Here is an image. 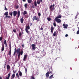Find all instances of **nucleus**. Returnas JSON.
<instances>
[{
	"instance_id": "1",
	"label": "nucleus",
	"mask_w": 79,
	"mask_h": 79,
	"mask_svg": "<svg viewBox=\"0 0 79 79\" xmlns=\"http://www.w3.org/2000/svg\"><path fill=\"white\" fill-rule=\"evenodd\" d=\"M13 14L14 17H15L17 14V17L19 18L20 16V11L19 10L18 12L16 11H13Z\"/></svg>"
},
{
	"instance_id": "2",
	"label": "nucleus",
	"mask_w": 79,
	"mask_h": 79,
	"mask_svg": "<svg viewBox=\"0 0 79 79\" xmlns=\"http://www.w3.org/2000/svg\"><path fill=\"white\" fill-rule=\"evenodd\" d=\"M49 8L50 11H53V10H55V4H54L52 5H51L49 7Z\"/></svg>"
},
{
	"instance_id": "3",
	"label": "nucleus",
	"mask_w": 79,
	"mask_h": 79,
	"mask_svg": "<svg viewBox=\"0 0 79 79\" xmlns=\"http://www.w3.org/2000/svg\"><path fill=\"white\" fill-rule=\"evenodd\" d=\"M54 20L56 22H57V23H61V20L60 19H55Z\"/></svg>"
},
{
	"instance_id": "4",
	"label": "nucleus",
	"mask_w": 79,
	"mask_h": 79,
	"mask_svg": "<svg viewBox=\"0 0 79 79\" xmlns=\"http://www.w3.org/2000/svg\"><path fill=\"white\" fill-rule=\"evenodd\" d=\"M36 45L35 44H32L31 45V47H32V50H35V46Z\"/></svg>"
},
{
	"instance_id": "5",
	"label": "nucleus",
	"mask_w": 79,
	"mask_h": 79,
	"mask_svg": "<svg viewBox=\"0 0 79 79\" xmlns=\"http://www.w3.org/2000/svg\"><path fill=\"white\" fill-rule=\"evenodd\" d=\"M43 0H40V1L38 0L37 1V3L38 5H40V2H42Z\"/></svg>"
},
{
	"instance_id": "6",
	"label": "nucleus",
	"mask_w": 79,
	"mask_h": 79,
	"mask_svg": "<svg viewBox=\"0 0 79 79\" xmlns=\"http://www.w3.org/2000/svg\"><path fill=\"white\" fill-rule=\"evenodd\" d=\"M63 26L64 27V28H65V29H67V27H68V25L67 24H63Z\"/></svg>"
},
{
	"instance_id": "7",
	"label": "nucleus",
	"mask_w": 79,
	"mask_h": 79,
	"mask_svg": "<svg viewBox=\"0 0 79 79\" xmlns=\"http://www.w3.org/2000/svg\"><path fill=\"white\" fill-rule=\"evenodd\" d=\"M51 32L53 33V30H54V27H51Z\"/></svg>"
},
{
	"instance_id": "8",
	"label": "nucleus",
	"mask_w": 79,
	"mask_h": 79,
	"mask_svg": "<svg viewBox=\"0 0 79 79\" xmlns=\"http://www.w3.org/2000/svg\"><path fill=\"white\" fill-rule=\"evenodd\" d=\"M4 49H5V46H4V44H2V47L1 48L2 52L4 51Z\"/></svg>"
},
{
	"instance_id": "9",
	"label": "nucleus",
	"mask_w": 79,
	"mask_h": 79,
	"mask_svg": "<svg viewBox=\"0 0 79 79\" xmlns=\"http://www.w3.org/2000/svg\"><path fill=\"white\" fill-rule=\"evenodd\" d=\"M20 55H23V51L21 50V52H19L18 53Z\"/></svg>"
},
{
	"instance_id": "10",
	"label": "nucleus",
	"mask_w": 79,
	"mask_h": 79,
	"mask_svg": "<svg viewBox=\"0 0 79 79\" xmlns=\"http://www.w3.org/2000/svg\"><path fill=\"white\" fill-rule=\"evenodd\" d=\"M32 19L33 21H35V20H37V17L36 16H34L32 18Z\"/></svg>"
},
{
	"instance_id": "11",
	"label": "nucleus",
	"mask_w": 79,
	"mask_h": 79,
	"mask_svg": "<svg viewBox=\"0 0 79 79\" xmlns=\"http://www.w3.org/2000/svg\"><path fill=\"white\" fill-rule=\"evenodd\" d=\"M61 18V15H59L56 16L55 18V19H59V18Z\"/></svg>"
},
{
	"instance_id": "12",
	"label": "nucleus",
	"mask_w": 79,
	"mask_h": 79,
	"mask_svg": "<svg viewBox=\"0 0 79 79\" xmlns=\"http://www.w3.org/2000/svg\"><path fill=\"white\" fill-rule=\"evenodd\" d=\"M10 75H11L10 73H9L8 74V77H6L5 79H10Z\"/></svg>"
},
{
	"instance_id": "13",
	"label": "nucleus",
	"mask_w": 79,
	"mask_h": 79,
	"mask_svg": "<svg viewBox=\"0 0 79 79\" xmlns=\"http://www.w3.org/2000/svg\"><path fill=\"white\" fill-rule=\"evenodd\" d=\"M19 52H20V49L19 48L18 49L16 50V52L17 54H18Z\"/></svg>"
},
{
	"instance_id": "14",
	"label": "nucleus",
	"mask_w": 79,
	"mask_h": 79,
	"mask_svg": "<svg viewBox=\"0 0 79 79\" xmlns=\"http://www.w3.org/2000/svg\"><path fill=\"white\" fill-rule=\"evenodd\" d=\"M50 74V73H49V72H47L46 74V76L47 77H49V75Z\"/></svg>"
},
{
	"instance_id": "15",
	"label": "nucleus",
	"mask_w": 79,
	"mask_h": 79,
	"mask_svg": "<svg viewBox=\"0 0 79 79\" xmlns=\"http://www.w3.org/2000/svg\"><path fill=\"white\" fill-rule=\"evenodd\" d=\"M24 21V19H23V17H22L21 19H20V22L21 23H23V22Z\"/></svg>"
},
{
	"instance_id": "16",
	"label": "nucleus",
	"mask_w": 79,
	"mask_h": 79,
	"mask_svg": "<svg viewBox=\"0 0 79 79\" xmlns=\"http://www.w3.org/2000/svg\"><path fill=\"white\" fill-rule=\"evenodd\" d=\"M4 15L6 16H7L8 15V12H6L4 14Z\"/></svg>"
},
{
	"instance_id": "17",
	"label": "nucleus",
	"mask_w": 79,
	"mask_h": 79,
	"mask_svg": "<svg viewBox=\"0 0 79 79\" xmlns=\"http://www.w3.org/2000/svg\"><path fill=\"white\" fill-rule=\"evenodd\" d=\"M19 76H23V74L22 73V72H21L20 71L19 72Z\"/></svg>"
},
{
	"instance_id": "18",
	"label": "nucleus",
	"mask_w": 79,
	"mask_h": 79,
	"mask_svg": "<svg viewBox=\"0 0 79 79\" xmlns=\"http://www.w3.org/2000/svg\"><path fill=\"white\" fill-rule=\"evenodd\" d=\"M26 58H27V55H24V58H23L24 61H26L25 60L26 59Z\"/></svg>"
},
{
	"instance_id": "19",
	"label": "nucleus",
	"mask_w": 79,
	"mask_h": 79,
	"mask_svg": "<svg viewBox=\"0 0 79 79\" xmlns=\"http://www.w3.org/2000/svg\"><path fill=\"white\" fill-rule=\"evenodd\" d=\"M15 77V74H13L12 75L11 78L12 79H14Z\"/></svg>"
},
{
	"instance_id": "20",
	"label": "nucleus",
	"mask_w": 79,
	"mask_h": 79,
	"mask_svg": "<svg viewBox=\"0 0 79 79\" xmlns=\"http://www.w3.org/2000/svg\"><path fill=\"white\" fill-rule=\"evenodd\" d=\"M49 71L48 72L49 73V74H50V73H52V72H53V70L52 69H49Z\"/></svg>"
},
{
	"instance_id": "21",
	"label": "nucleus",
	"mask_w": 79,
	"mask_h": 79,
	"mask_svg": "<svg viewBox=\"0 0 79 79\" xmlns=\"http://www.w3.org/2000/svg\"><path fill=\"white\" fill-rule=\"evenodd\" d=\"M11 49H10L9 52L8 53V55L10 56L11 55Z\"/></svg>"
},
{
	"instance_id": "22",
	"label": "nucleus",
	"mask_w": 79,
	"mask_h": 79,
	"mask_svg": "<svg viewBox=\"0 0 79 79\" xmlns=\"http://www.w3.org/2000/svg\"><path fill=\"white\" fill-rule=\"evenodd\" d=\"M25 29H30V27H29V25H28L26 27V28Z\"/></svg>"
},
{
	"instance_id": "23",
	"label": "nucleus",
	"mask_w": 79,
	"mask_h": 79,
	"mask_svg": "<svg viewBox=\"0 0 79 79\" xmlns=\"http://www.w3.org/2000/svg\"><path fill=\"white\" fill-rule=\"evenodd\" d=\"M34 5H35V6H36L37 5V2H36V1H35L34 2Z\"/></svg>"
},
{
	"instance_id": "24",
	"label": "nucleus",
	"mask_w": 79,
	"mask_h": 79,
	"mask_svg": "<svg viewBox=\"0 0 79 79\" xmlns=\"http://www.w3.org/2000/svg\"><path fill=\"white\" fill-rule=\"evenodd\" d=\"M27 11H24L23 13V15H27Z\"/></svg>"
},
{
	"instance_id": "25",
	"label": "nucleus",
	"mask_w": 79,
	"mask_h": 79,
	"mask_svg": "<svg viewBox=\"0 0 79 79\" xmlns=\"http://www.w3.org/2000/svg\"><path fill=\"white\" fill-rule=\"evenodd\" d=\"M27 2L28 3H31L32 2V0H27Z\"/></svg>"
},
{
	"instance_id": "26",
	"label": "nucleus",
	"mask_w": 79,
	"mask_h": 79,
	"mask_svg": "<svg viewBox=\"0 0 79 79\" xmlns=\"http://www.w3.org/2000/svg\"><path fill=\"white\" fill-rule=\"evenodd\" d=\"M7 69H10V66L9 65H7Z\"/></svg>"
},
{
	"instance_id": "27",
	"label": "nucleus",
	"mask_w": 79,
	"mask_h": 79,
	"mask_svg": "<svg viewBox=\"0 0 79 79\" xmlns=\"http://www.w3.org/2000/svg\"><path fill=\"white\" fill-rule=\"evenodd\" d=\"M25 31L27 34H29V32H30L27 29H25Z\"/></svg>"
},
{
	"instance_id": "28",
	"label": "nucleus",
	"mask_w": 79,
	"mask_h": 79,
	"mask_svg": "<svg viewBox=\"0 0 79 79\" xmlns=\"http://www.w3.org/2000/svg\"><path fill=\"white\" fill-rule=\"evenodd\" d=\"M9 15L12 16H13V12H10L9 13Z\"/></svg>"
},
{
	"instance_id": "29",
	"label": "nucleus",
	"mask_w": 79,
	"mask_h": 79,
	"mask_svg": "<svg viewBox=\"0 0 79 79\" xmlns=\"http://www.w3.org/2000/svg\"><path fill=\"white\" fill-rule=\"evenodd\" d=\"M53 25L54 26V27H56V22H54L53 23Z\"/></svg>"
},
{
	"instance_id": "30",
	"label": "nucleus",
	"mask_w": 79,
	"mask_h": 79,
	"mask_svg": "<svg viewBox=\"0 0 79 79\" xmlns=\"http://www.w3.org/2000/svg\"><path fill=\"white\" fill-rule=\"evenodd\" d=\"M19 37H21V35H22V34H21V32L19 33Z\"/></svg>"
},
{
	"instance_id": "31",
	"label": "nucleus",
	"mask_w": 79,
	"mask_h": 79,
	"mask_svg": "<svg viewBox=\"0 0 79 79\" xmlns=\"http://www.w3.org/2000/svg\"><path fill=\"white\" fill-rule=\"evenodd\" d=\"M9 49H11V43L9 44Z\"/></svg>"
},
{
	"instance_id": "32",
	"label": "nucleus",
	"mask_w": 79,
	"mask_h": 79,
	"mask_svg": "<svg viewBox=\"0 0 79 79\" xmlns=\"http://www.w3.org/2000/svg\"><path fill=\"white\" fill-rule=\"evenodd\" d=\"M52 77H53V75H51L49 77V79H52V78H53Z\"/></svg>"
},
{
	"instance_id": "33",
	"label": "nucleus",
	"mask_w": 79,
	"mask_h": 79,
	"mask_svg": "<svg viewBox=\"0 0 79 79\" xmlns=\"http://www.w3.org/2000/svg\"><path fill=\"white\" fill-rule=\"evenodd\" d=\"M11 18V16L7 15V16H5V18Z\"/></svg>"
},
{
	"instance_id": "34",
	"label": "nucleus",
	"mask_w": 79,
	"mask_h": 79,
	"mask_svg": "<svg viewBox=\"0 0 79 79\" xmlns=\"http://www.w3.org/2000/svg\"><path fill=\"white\" fill-rule=\"evenodd\" d=\"M27 4L26 3L24 5V6L26 8H27Z\"/></svg>"
},
{
	"instance_id": "35",
	"label": "nucleus",
	"mask_w": 79,
	"mask_h": 79,
	"mask_svg": "<svg viewBox=\"0 0 79 79\" xmlns=\"http://www.w3.org/2000/svg\"><path fill=\"white\" fill-rule=\"evenodd\" d=\"M20 57H21L20 55L19 54L18 55V59L19 60V59H20Z\"/></svg>"
},
{
	"instance_id": "36",
	"label": "nucleus",
	"mask_w": 79,
	"mask_h": 79,
	"mask_svg": "<svg viewBox=\"0 0 79 79\" xmlns=\"http://www.w3.org/2000/svg\"><path fill=\"white\" fill-rule=\"evenodd\" d=\"M47 19L48 20V21H50L51 20V18H48Z\"/></svg>"
},
{
	"instance_id": "37",
	"label": "nucleus",
	"mask_w": 79,
	"mask_h": 79,
	"mask_svg": "<svg viewBox=\"0 0 79 79\" xmlns=\"http://www.w3.org/2000/svg\"><path fill=\"white\" fill-rule=\"evenodd\" d=\"M16 76L17 77H19V74H18V73H17L16 74Z\"/></svg>"
},
{
	"instance_id": "38",
	"label": "nucleus",
	"mask_w": 79,
	"mask_h": 79,
	"mask_svg": "<svg viewBox=\"0 0 79 79\" xmlns=\"http://www.w3.org/2000/svg\"><path fill=\"white\" fill-rule=\"evenodd\" d=\"M53 36H56V31L54 32L53 34Z\"/></svg>"
},
{
	"instance_id": "39",
	"label": "nucleus",
	"mask_w": 79,
	"mask_h": 79,
	"mask_svg": "<svg viewBox=\"0 0 79 79\" xmlns=\"http://www.w3.org/2000/svg\"><path fill=\"white\" fill-rule=\"evenodd\" d=\"M32 79H35V77H34L32 76H31V79H32Z\"/></svg>"
},
{
	"instance_id": "40",
	"label": "nucleus",
	"mask_w": 79,
	"mask_h": 79,
	"mask_svg": "<svg viewBox=\"0 0 79 79\" xmlns=\"http://www.w3.org/2000/svg\"><path fill=\"white\" fill-rule=\"evenodd\" d=\"M4 44L5 45H6V40H5L4 41Z\"/></svg>"
},
{
	"instance_id": "41",
	"label": "nucleus",
	"mask_w": 79,
	"mask_h": 79,
	"mask_svg": "<svg viewBox=\"0 0 79 79\" xmlns=\"http://www.w3.org/2000/svg\"><path fill=\"white\" fill-rule=\"evenodd\" d=\"M13 32H16V29H14L13 30Z\"/></svg>"
},
{
	"instance_id": "42",
	"label": "nucleus",
	"mask_w": 79,
	"mask_h": 79,
	"mask_svg": "<svg viewBox=\"0 0 79 79\" xmlns=\"http://www.w3.org/2000/svg\"><path fill=\"white\" fill-rule=\"evenodd\" d=\"M2 39H3V37H0V41H1L2 40Z\"/></svg>"
},
{
	"instance_id": "43",
	"label": "nucleus",
	"mask_w": 79,
	"mask_h": 79,
	"mask_svg": "<svg viewBox=\"0 0 79 79\" xmlns=\"http://www.w3.org/2000/svg\"><path fill=\"white\" fill-rule=\"evenodd\" d=\"M38 15L39 16H41V14H40V13H38Z\"/></svg>"
},
{
	"instance_id": "44",
	"label": "nucleus",
	"mask_w": 79,
	"mask_h": 79,
	"mask_svg": "<svg viewBox=\"0 0 79 79\" xmlns=\"http://www.w3.org/2000/svg\"><path fill=\"white\" fill-rule=\"evenodd\" d=\"M25 69V73H27V69L26 68V67H24Z\"/></svg>"
},
{
	"instance_id": "45",
	"label": "nucleus",
	"mask_w": 79,
	"mask_h": 79,
	"mask_svg": "<svg viewBox=\"0 0 79 79\" xmlns=\"http://www.w3.org/2000/svg\"><path fill=\"white\" fill-rule=\"evenodd\" d=\"M77 34H79V30H78L77 32Z\"/></svg>"
},
{
	"instance_id": "46",
	"label": "nucleus",
	"mask_w": 79,
	"mask_h": 79,
	"mask_svg": "<svg viewBox=\"0 0 79 79\" xmlns=\"http://www.w3.org/2000/svg\"><path fill=\"white\" fill-rule=\"evenodd\" d=\"M18 8H19V6H16V9H18Z\"/></svg>"
},
{
	"instance_id": "47",
	"label": "nucleus",
	"mask_w": 79,
	"mask_h": 79,
	"mask_svg": "<svg viewBox=\"0 0 79 79\" xmlns=\"http://www.w3.org/2000/svg\"><path fill=\"white\" fill-rule=\"evenodd\" d=\"M5 10H7V8H6V6L5 7V9H4Z\"/></svg>"
},
{
	"instance_id": "48",
	"label": "nucleus",
	"mask_w": 79,
	"mask_h": 79,
	"mask_svg": "<svg viewBox=\"0 0 79 79\" xmlns=\"http://www.w3.org/2000/svg\"><path fill=\"white\" fill-rule=\"evenodd\" d=\"M39 52H40L39 51H36L37 53H39Z\"/></svg>"
},
{
	"instance_id": "49",
	"label": "nucleus",
	"mask_w": 79,
	"mask_h": 79,
	"mask_svg": "<svg viewBox=\"0 0 79 79\" xmlns=\"http://www.w3.org/2000/svg\"><path fill=\"white\" fill-rule=\"evenodd\" d=\"M32 7L33 8H35V6H34V5H32Z\"/></svg>"
},
{
	"instance_id": "50",
	"label": "nucleus",
	"mask_w": 79,
	"mask_h": 79,
	"mask_svg": "<svg viewBox=\"0 0 79 79\" xmlns=\"http://www.w3.org/2000/svg\"><path fill=\"white\" fill-rule=\"evenodd\" d=\"M77 16H76L75 17V19H77Z\"/></svg>"
},
{
	"instance_id": "51",
	"label": "nucleus",
	"mask_w": 79,
	"mask_h": 79,
	"mask_svg": "<svg viewBox=\"0 0 79 79\" xmlns=\"http://www.w3.org/2000/svg\"><path fill=\"white\" fill-rule=\"evenodd\" d=\"M16 51H15L14 52V55H15V54H16Z\"/></svg>"
},
{
	"instance_id": "52",
	"label": "nucleus",
	"mask_w": 79,
	"mask_h": 79,
	"mask_svg": "<svg viewBox=\"0 0 79 79\" xmlns=\"http://www.w3.org/2000/svg\"><path fill=\"white\" fill-rule=\"evenodd\" d=\"M65 36L66 37H68V34H66V35H65Z\"/></svg>"
},
{
	"instance_id": "53",
	"label": "nucleus",
	"mask_w": 79,
	"mask_h": 79,
	"mask_svg": "<svg viewBox=\"0 0 79 79\" xmlns=\"http://www.w3.org/2000/svg\"><path fill=\"white\" fill-rule=\"evenodd\" d=\"M40 30H43V28L42 27H41Z\"/></svg>"
},
{
	"instance_id": "54",
	"label": "nucleus",
	"mask_w": 79,
	"mask_h": 79,
	"mask_svg": "<svg viewBox=\"0 0 79 79\" xmlns=\"http://www.w3.org/2000/svg\"><path fill=\"white\" fill-rule=\"evenodd\" d=\"M16 71H17L16 70H15V72H14V74H15V73H16Z\"/></svg>"
},
{
	"instance_id": "55",
	"label": "nucleus",
	"mask_w": 79,
	"mask_h": 79,
	"mask_svg": "<svg viewBox=\"0 0 79 79\" xmlns=\"http://www.w3.org/2000/svg\"><path fill=\"white\" fill-rule=\"evenodd\" d=\"M39 21H40V20H39V19H37V22Z\"/></svg>"
},
{
	"instance_id": "56",
	"label": "nucleus",
	"mask_w": 79,
	"mask_h": 79,
	"mask_svg": "<svg viewBox=\"0 0 79 79\" xmlns=\"http://www.w3.org/2000/svg\"><path fill=\"white\" fill-rule=\"evenodd\" d=\"M5 45H6V46H5L6 47L8 46V45H7V44H5Z\"/></svg>"
},
{
	"instance_id": "57",
	"label": "nucleus",
	"mask_w": 79,
	"mask_h": 79,
	"mask_svg": "<svg viewBox=\"0 0 79 79\" xmlns=\"http://www.w3.org/2000/svg\"><path fill=\"white\" fill-rule=\"evenodd\" d=\"M22 47L23 48H24V44L22 45Z\"/></svg>"
},
{
	"instance_id": "58",
	"label": "nucleus",
	"mask_w": 79,
	"mask_h": 79,
	"mask_svg": "<svg viewBox=\"0 0 79 79\" xmlns=\"http://www.w3.org/2000/svg\"><path fill=\"white\" fill-rule=\"evenodd\" d=\"M0 79H2V77H0Z\"/></svg>"
},
{
	"instance_id": "59",
	"label": "nucleus",
	"mask_w": 79,
	"mask_h": 79,
	"mask_svg": "<svg viewBox=\"0 0 79 79\" xmlns=\"http://www.w3.org/2000/svg\"><path fill=\"white\" fill-rule=\"evenodd\" d=\"M78 14L77 13V15L76 16H78Z\"/></svg>"
},
{
	"instance_id": "60",
	"label": "nucleus",
	"mask_w": 79,
	"mask_h": 79,
	"mask_svg": "<svg viewBox=\"0 0 79 79\" xmlns=\"http://www.w3.org/2000/svg\"><path fill=\"white\" fill-rule=\"evenodd\" d=\"M23 2H25L26 1V0H22Z\"/></svg>"
},
{
	"instance_id": "61",
	"label": "nucleus",
	"mask_w": 79,
	"mask_h": 79,
	"mask_svg": "<svg viewBox=\"0 0 79 79\" xmlns=\"http://www.w3.org/2000/svg\"><path fill=\"white\" fill-rule=\"evenodd\" d=\"M31 38H32V37H31V38L30 39V40H31Z\"/></svg>"
},
{
	"instance_id": "62",
	"label": "nucleus",
	"mask_w": 79,
	"mask_h": 79,
	"mask_svg": "<svg viewBox=\"0 0 79 79\" xmlns=\"http://www.w3.org/2000/svg\"><path fill=\"white\" fill-rule=\"evenodd\" d=\"M44 50H45V49H44L43 52H44Z\"/></svg>"
},
{
	"instance_id": "63",
	"label": "nucleus",
	"mask_w": 79,
	"mask_h": 79,
	"mask_svg": "<svg viewBox=\"0 0 79 79\" xmlns=\"http://www.w3.org/2000/svg\"><path fill=\"white\" fill-rule=\"evenodd\" d=\"M20 29L22 31V28H20Z\"/></svg>"
},
{
	"instance_id": "64",
	"label": "nucleus",
	"mask_w": 79,
	"mask_h": 79,
	"mask_svg": "<svg viewBox=\"0 0 79 79\" xmlns=\"http://www.w3.org/2000/svg\"><path fill=\"white\" fill-rule=\"evenodd\" d=\"M15 51H16V48H15Z\"/></svg>"
}]
</instances>
